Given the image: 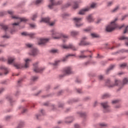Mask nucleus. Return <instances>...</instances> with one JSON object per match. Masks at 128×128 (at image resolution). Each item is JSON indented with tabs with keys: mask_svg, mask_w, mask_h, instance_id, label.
Returning <instances> with one entry per match:
<instances>
[{
	"mask_svg": "<svg viewBox=\"0 0 128 128\" xmlns=\"http://www.w3.org/2000/svg\"><path fill=\"white\" fill-rule=\"evenodd\" d=\"M51 33L52 34V38H55L56 40H58L61 38H68V36L65 34H60L58 32L56 31V30H51Z\"/></svg>",
	"mask_w": 128,
	"mask_h": 128,
	"instance_id": "1",
	"label": "nucleus"
},
{
	"mask_svg": "<svg viewBox=\"0 0 128 128\" xmlns=\"http://www.w3.org/2000/svg\"><path fill=\"white\" fill-rule=\"evenodd\" d=\"M118 20V18H116L110 24L108 25L106 28V32H112V30H114V29L118 28V25L116 24V22Z\"/></svg>",
	"mask_w": 128,
	"mask_h": 128,
	"instance_id": "2",
	"label": "nucleus"
},
{
	"mask_svg": "<svg viewBox=\"0 0 128 128\" xmlns=\"http://www.w3.org/2000/svg\"><path fill=\"white\" fill-rule=\"evenodd\" d=\"M25 64L24 66L22 65L20 63H15L14 64V66L16 68H28L30 66V60L28 58H26L24 60Z\"/></svg>",
	"mask_w": 128,
	"mask_h": 128,
	"instance_id": "3",
	"label": "nucleus"
},
{
	"mask_svg": "<svg viewBox=\"0 0 128 128\" xmlns=\"http://www.w3.org/2000/svg\"><path fill=\"white\" fill-rule=\"evenodd\" d=\"M96 8V4L92 3L90 5V7H87L86 8H85L80 10L79 12V14H86V12H88V10H90V8Z\"/></svg>",
	"mask_w": 128,
	"mask_h": 128,
	"instance_id": "4",
	"label": "nucleus"
},
{
	"mask_svg": "<svg viewBox=\"0 0 128 128\" xmlns=\"http://www.w3.org/2000/svg\"><path fill=\"white\" fill-rule=\"evenodd\" d=\"M27 48H32V50L30 52V56H36L38 54V50L34 48V45L30 44H26Z\"/></svg>",
	"mask_w": 128,
	"mask_h": 128,
	"instance_id": "5",
	"label": "nucleus"
},
{
	"mask_svg": "<svg viewBox=\"0 0 128 128\" xmlns=\"http://www.w3.org/2000/svg\"><path fill=\"white\" fill-rule=\"evenodd\" d=\"M118 84H120V80H115V84H110V80H107L106 82V86H108L109 88H114V86H118Z\"/></svg>",
	"mask_w": 128,
	"mask_h": 128,
	"instance_id": "6",
	"label": "nucleus"
},
{
	"mask_svg": "<svg viewBox=\"0 0 128 128\" xmlns=\"http://www.w3.org/2000/svg\"><path fill=\"white\" fill-rule=\"evenodd\" d=\"M82 18H74L75 24L77 28H80V26H82L84 24L80 23L82 22Z\"/></svg>",
	"mask_w": 128,
	"mask_h": 128,
	"instance_id": "7",
	"label": "nucleus"
},
{
	"mask_svg": "<svg viewBox=\"0 0 128 128\" xmlns=\"http://www.w3.org/2000/svg\"><path fill=\"white\" fill-rule=\"evenodd\" d=\"M64 74L62 76H68V74H72V68L70 67H66L64 70Z\"/></svg>",
	"mask_w": 128,
	"mask_h": 128,
	"instance_id": "8",
	"label": "nucleus"
},
{
	"mask_svg": "<svg viewBox=\"0 0 128 128\" xmlns=\"http://www.w3.org/2000/svg\"><path fill=\"white\" fill-rule=\"evenodd\" d=\"M101 105L104 108V112H110V106H108V104L107 102H102L101 104Z\"/></svg>",
	"mask_w": 128,
	"mask_h": 128,
	"instance_id": "9",
	"label": "nucleus"
},
{
	"mask_svg": "<svg viewBox=\"0 0 128 128\" xmlns=\"http://www.w3.org/2000/svg\"><path fill=\"white\" fill-rule=\"evenodd\" d=\"M44 22L49 24L50 26H51L54 24V22H50V18H42L40 22Z\"/></svg>",
	"mask_w": 128,
	"mask_h": 128,
	"instance_id": "10",
	"label": "nucleus"
},
{
	"mask_svg": "<svg viewBox=\"0 0 128 128\" xmlns=\"http://www.w3.org/2000/svg\"><path fill=\"white\" fill-rule=\"evenodd\" d=\"M34 70L35 72H42L44 70V68H38V63L34 64Z\"/></svg>",
	"mask_w": 128,
	"mask_h": 128,
	"instance_id": "11",
	"label": "nucleus"
},
{
	"mask_svg": "<svg viewBox=\"0 0 128 128\" xmlns=\"http://www.w3.org/2000/svg\"><path fill=\"white\" fill-rule=\"evenodd\" d=\"M62 2H58L57 3L54 2V0H50V4L48 5L49 8H52L54 6H58Z\"/></svg>",
	"mask_w": 128,
	"mask_h": 128,
	"instance_id": "12",
	"label": "nucleus"
},
{
	"mask_svg": "<svg viewBox=\"0 0 128 128\" xmlns=\"http://www.w3.org/2000/svg\"><path fill=\"white\" fill-rule=\"evenodd\" d=\"M84 40H86V37H84L82 38L81 42L79 44V46H90V42H86L84 41Z\"/></svg>",
	"mask_w": 128,
	"mask_h": 128,
	"instance_id": "13",
	"label": "nucleus"
},
{
	"mask_svg": "<svg viewBox=\"0 0 128 128\" xmlns=\"http://www.w3.org/2000/svg\"><path fill=\"white\" fill-rule=\"evenodd\" d=\"M12 18H16V20H20V22H26L28 21V20L26 19V18H20L16 16H12Z\"/></svg>",
	"mask_w": 128,
	"mask_h": 128,
	"instance_id": "14",
	"label": "nucleus"
},
{
	"mask_svg": "<svg viewBox=\"0 0 128 128\" xmlns=\"http://www.w3.org/2000/svg\"><path fill=\"white\" fill-rule=\"evenodd\" d=\"M62 47L63 48H65V49H68V48H71L72 50H76V48L74 47V46L72 44H70L68 46H66V45H62Z\"/></svg>",
	"mask_w": 128,
	"mask_h": 128,
	"instance_id": "15",
	"label": "nucleus"
},
{
	"mask_svg": "<svg viewBox=\"0 0 128 128\" xmlns=\"http://www.w3.org/2000/svg\"><path fill=\"white\" fill-rule=\"evenodd\" d=\"M48 42V39L46 38H41L40 40L38 42V44H46Z\"/></svg>",
	"mask_w": 128,
	"mask_h": 128,
	"instance_id": "16",
	"label": "nucleus"
},
{
	"mask_svg": "<svg viewBox=\"0 0 128 128\" xmlns=\"http://www.w3.org/2000/svg\"><path fill=\"white\" fill-rule=\"evenodd\" d=\"M22 36H29L30 38H34L36 36V34L34 33H28L26 32H24L22 33Z\"/></svg>",
	"mask_w": 128,
	"mask_h": 128,
	"instance_id": "17",
	"label": "nucleus"
},
{
	"mask_svg": "<svg viewBox=\"0 0 128 128\" xmlns=\"http://www.w3.org/2000/svg\"><path fill=\"white\" fill-rule=\"evenodd\" d=\"M119 40H126L125 44L127 46H128V37L122 36L120 37Z\"/></svg>",
	"mask_w": 128,
	"mask_h": 128,
	"instance_id": "18",
	"label": "nucleus"
},
{
	"mask_svg": "<svg viewBox=\"0 0 128 128\" xmlns=\"http://www.w3.org/2000/svg\"><path fill=\"white\" fill-rule=\"evenodd\" d=\"M0 70H4V74H8V68H6L4 66H0Z\"/></svg>",
	"mask_w": 128,
	"mask_h": 128,
	"instance_id": "19",
	"label": "nucleus"
},
{
	"mask_svg": "<svg viewBox=\"0 0 128 128\" xmlns=\"http://www.w3.org/2000/svg\"><path fill=\"white\" fill-rule=\"evenodd\" d=\"M14 60V57L8 58V64H12Z\"/></svg>",
	"mask_w": 128,
	"mask_h": 128,
	"instance_id": "20",
	"label": "nucleus"
},
{
	"mask_svg": "<svg viewBox=\"0 0 128 128\" xmlns=\"http://www.w3.org/2000/svg\"><path fill=\"white\" fill-rule=\"evenodd\" d=\"M86 18L89 22H92L94 20V18H92V15L88 16Z\"/></svg>",
	"mask_w": 128,
	"mask_h": 128,
	"instance_id": "21",
	"label": "nucleus"
},
{
	"mask_svg": "<svg viewBox=\"0 0 128 128\" xmlns=\"http://www.w3.org/2000/svg\"><path fill=\"white\" fill-rule=\"evenodd\" d=\"M74 118H72V117H69V118H66V122L67 124H68L70 122H72Z\"/></svg>",
	"mask_w": 128,
	"mask_h": 128,
	"instance_id": "22",
	"label": "nucleus"
},
{
	"mask_svg": "<svg viewBox=\"0 0 128 128\" xmlns=\"http://www.w3.org/2000/svg\"><path fill=\"white\" fill-rule=\"evenodd\" d=\"M70 34L72 36H78V32L76 31H72L70 32Z\"/></svg>",
	"mask_w": 128,
	"mask_h": 128,
	"instance_id": "23",
	"label": "nucleus"
},
{
	"mask_svg": "<svg viewBox=\"0 0 128 128\" xmlns=\"http://www.w3.org/2000/svg\"><path fill=\"white\" fill-rule=\"evenodd\" d=\"M76 56L75 54H69L67 55L62 60H63V62H66V59L68 58V56Z\"/></svg>",
	"mask_w": 128,
	"mask_h": 128,
	"instance_id": "24",
	"label": "nucleus"
},
{
	"mask_svg": "<svg viewBox=\"0 0 128 128\" xmlns=\"http://www.w3.org/2000/svg\"><path fill=\"white\" fill-rule=\"evenodd\" d=\"M0 26H1L3 30H6L8 28V26H6L2 24H0Z\"/></svg>",
	"mask_w": 128,
	"mask_h": 128,
	"instance_id": "25",
	"label": "nucleus"
},
{
	"mask_svg": "<svg viewBox=\"0 0 128 128\" xmlns=\"http://www.w3.org/2000/svg\"><path fill=\"white\" fill-rule=\"evenodd\" d=\"M114 68V65H112L111 66H110V68L106 71V74H108V72H110V70H113Z\"/></svg>",
	"mask_w": 128,
	"mask_h": 128,
	"instance_id": "26",
	"label": "nucleus"
},
{
	"mask_svg": "<svg viewBox=\"0 0 128 128\" xmlns=\"http://www.w3.org/2000/svg\"><path fill=\"white\" fill-rule=\"evenodd\" d=\"M110 94H106L102 96V98H110Z\"/></svg>",
	"mask_w": 128,
	"mask_h": 128,
	"instance_id": "27",
	"label": "nucleus"
},
{
	"mask_svg": "<svg viewBox=\"0 0 128 128\" xmlns=\"http://www.w3.org/2000/svg\"><path fill=\"white\" fill-rule=\"evenodd\" d=\"M91 36L92 38H100V36L96 33L91 34Z\"/></svg>",
	"mask_w": 128,
	"mask_h": 128,
	"instance_id": "28",
	"label": "nucleus"
},
{
	"mask_svg": "<svg viewBox=\"0 0 128 128\" xmlns=\"http://www.w3.org/2000/svg\"><path fill=\"white\" fill-rule=\"evenodd\" d=\"M128 78H124L123 80L122 84H128Z\"/></svg>",
	"mask_w": 128,
	"mask_h": 128,
	"instance_id": "29",
	"label": "nucleus"
},
{
	"mask_svg": "<svg viewBox=\"0 0 128 128\" xmlns=\"http://www.w3.org/2000/svg\"><path fill=\"white\" fill-rule=\"evenodd\" d=\"M78 8V2H74L73 8L76 9Z\"/></svg>",
	"mask_w": 128,
	"mask_h": 128,
	"instance_id": "30",
	"label": "nucleus"
},
{
	"mask_svg": "<svg viewBox=\"0 0 128 128\" xmlns=\"http://www.w3.org/2000/svg\"><path fill=\"white\" fill-rule=\"evenodd\" d=\"M38 18V14H34L32 17V20H36V18Z\"/></svg>",
	"mask_w": 128,
	"mask_h": 128,
	"instance_id": "31",
	"label": "nucleus"
},
{
	"mask_svg": "<svg viewBox=\"0 0 128 128\" xmlns=\"http://www.w3.org/2000/svg\"><path fill=\"white\" fill-rule=\"evenodd\" d=\"M24 126V122H21L19 124L16 128H22Z\"/></svg>",
	"mask_w": 128,
	"mask_h": 128,
	"instance_id": "32",
	"label": "nucleus"
},
{
	"mask_svg": "<svg viewBox=\"0 0 128 128\" xmlns=\"http://www.w3.org/2000/svg\"><path fill=\"white\" fill-rule=\"evenodd\" d=\"M42 2V0H36L35 4H40Z\"/></svg>",
	"mask_w": 128,
	"mask_h": 128,
	"instance_id": "33",
	"label": "nucleus"
},
{
	"mask_svg": "<svg viewBox=\"0 0 128 128\" xmlns=\"http://www.w3.org/2000/svg\"><path fill=\"white\" fill-rule=\"evenodd\" d=\"M126 63L120 64V67L122 68H126Z\"/></svg>",
	"mask_w": 128,
	"mask_h": 128,
	"instance_id": "34",
	"label": "nucleus"
},
{
	"mask_svg": "<svg viewBox=\"0 0 128 128\" xmlns=\"http://www.w3.org/2000/svg\"><path fill=\"white\" fill-rule=\"evenodd\" d=\"M38 78L36 76H33L32 78V80L33 82H36L38 80Z\"/></svg>",
	"mask_w": 128,
	"mask_h": 128,
	"instance_id": "35",
	"label": "nucleus"
},
{
	"mask_svg": "<svg viewBox=\"0 0 128 128\" xmlns=\"http://www.w3.org/2000/svg\"><path fill=\"white\" fill-rule=\"evenodd\" d=\"M51 52H52V54H56V53L58 52V50L53 49V50H51Z\"/></svg>",
	"mask_w": 128,
	"mask_h": 128,
	"instance_id": "36",
	"label": "nucleus"
},
{
	"mask_svg": "<svg viewBox=\"0 0 128 128\" xmlns=\"http://www.w3.org/2000/svg\"><path fill=\"white\" fill-rule=\"evenodd\" d=\"M58 62H60V61H56L53 64L54 66H56L58 64Z\"/></svg>",
	"mask_w": 128,
	"mask_h": 128,
	"instance_id": "37",
	"label": "nucleus"
},
{
	"mask_svg": "<svg viewBox=\"0 0 128 128\" xmlns=\"http://www.w3.org/2000/svg\"><path fill=\"white\" fill-rule=\"evenodd\" d=\"M88 56H86L84 55H81L79 56L80 58H87Z\"/></svg>",
	"mask_w": 128,
	"mask_h": 128,
	"instance_id": "38",
	"label": "nucleus"
},
{
	"mask_svg": "<svg viewBox=\"0 0 128 128\" xmlns=\"http://www.w3.org/2000/svg\"><path fill=\"white\" fill-rule=\"evenodd\" d=\"M118 10V6H116L112 12H116V10Z\"/></svg>",
	"mask_w": 128,
	"mask_h": 128,
	"instance_id": "39",
	"label": "nucleus"
},
{
	"mask_svg": "<svg viewBox=\"0 0 128 128\" xmlns=\"http://www.w3.org/2000/svg\"><path fill=\"white\" fill-rule=\"evenodd\" d=\"M127 16H128V15H124V16H122V18H121V20H126Z\"/></svg>",
	"mask_w": 128,
	"mask_h": 128,
	"instance_id": "40",
	"label": "nucleus"
},
{
	"mask_svg": "<svg viewBox=\"0 0 128 128\" xmlns=\"http://www.w3.org/2000/svg\"><path fill=\"white\" fill-rule=\"evenodd\" d=\"M119 102L120 100H114L112 101V104H118V102Z\"/></svg>",
	"mask_w": 128,
	"mask_h": 128,
	"instance_id": "41",
	"label": "nucleus"
},
{
	"mask_svg": "<svg viewBox=\"0 0 128 128\" xmlns=\"http://www.w3.org/2000/svg\"><path fill=\"white\" fill-rule=\"evenodd\" d=\"M30 26L32 28H36V24H30Z\"/></svg>",
	"mask_w": 128,
	"mask_h": 128,
	"instance_id": "42",
	"label": "nucleus"
},
{
	"mask_svg": "<svg viewBox=\"0 0 128 128\" xmlns=\"http://www.w3.org/2000/svg\"><path fill=\"white\" fill-rule=\"evenodd\" d=\"M90 30H92V28H88L84 29V32H90Z\"/></svg>",
	"mask_w": 128,
	"mask_h": 128,
	"instance_id": "43",
	"label": "nucleus"
},
{
	"mask_svg": "<svg viewBox=\"0 0 128 128\" xmlns=\"http://www.w3.org/2000/svg\"><path fill=\"white\" fill-rule=\"evenodd\" d=\"M2 38H10V36L7 35H4L2 36Z\"/></svg>",
	"mask_w": 128,
	"mask_h": 128,
	"instance_id": "44",
	"label": "nucleus"
},
{
	"mask_svg": "<svg viewBox=\"0 0 128 128\" xmlns=\"http://www.w3.org/2000/svg\"><path fill=\"white\" fill-rule=\"evenodd\" d=\"M6 12H0V16H4Z\"/></svg>",
	"mask_w": 128,
	"mask_h": 128,
	"instance_id": "45",
	"label": "nucleus"
},
{
	"mask_svg": "<svg viewBox=\"0 0 128 128\" xmlns=\"http://www.w3.org/2000/svg\"><path fill=\"white\" fill-rule=\"evenodd\" d=\"M20 24V22H18L17 23H14L12 24V26H18Z\"/></svg>",
	"mask_w": 128,
	"mask_h": 128,
	"instance_id": "46",
	"label": "nucleus"
},
{
	"mask_svg": "<svg viewBox=\"0 0 128 128\" xmlns=\"http://www.w3.org/2000/svg\"><path fill=\"white\" fill-rule=\"evenodd\" d=\"M100 126H106V124H105L104 123H102V124H100Z\"/></svg>",
	"mask_w": 128,
	"mask_h": 128,
	"instance_id": "47",
	"label": "nucleus"
},
{
	"mask_svg": "<svg viewBox=\"0 0 128 128\" xmlns=\"http://www.w3.org/2000/svg\"><path fill=\"white\" fill-rule=\"evenodd\" d=\"M111 4H112V2H108V6H110V5Z\"/></svg>",
	"mask_w": 128,
	"mask_h": 128,
	"instance_id": "48",
	"label": "nucleus"
},
{
	"mask_svg": "<svg viewBox=\"0 0 128 128\" xmlns=\"http://www.w3.org/2000/svg\"><path fill=\"white\" fill-rule=\"evenodd\" d=\"M63 106H64V104H60L58 105L59 108H62Z\"/></svg>",
	"mask_w": 128,
	"mask_h": 128,
	"instance_id": "49",
	"label": "nucleus"
},
{
	"mask_svg": "<svg viewBox=\"0 0 128 128\" xmlns=\"http://www.w3.org/2000/svg\"><path fill=\"white\" fill-rule=\"evenodd\" d=\"M101 21H102V19H98L96 22V24H100V22Z\"/></svg>",
	"mask_w": 128,
	"mask_h": 128,
	"instance_id": "50",
	"label": "nucleus"
},
{
	"mask_svg": "<svg viewBox=\"0 0 128 128\" xmlns=\"http://www.w3.org/2000/svg\"><path fill=\"white\" fill-rule=\"evenodd\" d=\"M98 78L99 80H102V78H104V76H98Z\"/></svg>",
	"mask_w": 128,
	"mask_h": 128,
	"instance_id": "51",
	"label": "nucleus"
},
{
	"mask_svg": "<svg viewBox=\"0 0 128 128\" xmlns=\"http://www.w3.org/2000/svg\"><path fill=\"white\" fill-rule=\"evenodd\" d=\"M75 128H80V126L78 124L74 125Z\"/></svg>",
	"mask_w": 128,
	"mask_h": 128,
	"instance_id": "52",
	"label": "nucleus"
},
{
	"mask_svg": "<svg viewBox=\"0 0 128 128\" xmlns=\"http://www.w3.org/2000/svg\"><path fill=\"white\" fill-rule=\"evenodd\" d=\"M4 88L0 89V94H2V92H4Z\"/></svg>",
	"mask_w": 128,
	"mask_h": 128,
	"instance_id": "53",
	"label": "nucleus"
},
{
	"mask_svg": "<svg viewBox=\"0 0 128 128\" xmlns=\"http://www.w3.org/2000/svg\"><path fill=\"white\" fill-rule=\"evenodd\" d=\"M79 114H80V116H84V114L82 113V112H79Z\"/></svg>",
	"mask_w": 128,
	"mask_h": 128,
	"instance_id": "54",
	"label": "nucleus"
},
{
	"mask_svg": "<svg viewBox=\"0 0 128 128\" xmlns=\"http://www.w3.org/2000/svg\"><path fill=\"white\" fill-rule=\"evenodd\" d=\"M8 13L9 14H13L14 12H12V11H8Z\"/></svg>",
	"mask_w": 128,
	"mask_h": 128,
	"instance_id": "55",
	"label": "nucleus"
},
{
	"mask_svg": "<svg viewBox=\"0 0 128 128\" xmlns=\"http://www.w3.org/2000/svg\"><path fill=\"white\" fill-rule=\"evenodd\" d=\"M77 92H78V94H80V92H82V90L80 89L77 90Z\"/></svg>",
	"mask_w": 128,
	"mask_h": 128,
	"instance_id": "56",
	"label": "nucleus"
},
{
	"mask_svg": "<svg viewBox=\"0 0 128 128\" xmlns=\"http://www.w3.org/2000/svg\"><path fill=\"white\" fill-rule=\"evenodd\" d=\"M71 4H70V3L67 4L66 5V8H68V6H70Z\"/></svg>",
	"mask_w": 128,
	"mask_h": 128,
	"instance_id": "57",
	"label": "nucleus"
},
{
	"mask_svg": "<svg viewBox=\"0 0 128 128\" xmlns=\"http://www.w3.org/2000/svg\"><path fill=\"white\" fill-rule=\"evenodd\" d=\"M88 52V50H82V51H81V52H82V54H84V52Z\"/></svg>",
	"mask_w": 128,
	"mask_h": 128,
	"instance_id": "58",
	"label": "nucleus"
},
{
	"mask_svg": "<svg viewBox=\"0 0 128 128\" xmlns=\"http://www.w3.org/2000/svg\"><path fill=\"white\" fill-rule=\"evenodd\" d=\"M88 64H90V62H86L85 63V65H86V66H88Z\"/></svg>",
	"mask_w": 128,
	"mask_h": 128,
	"instance_id": "59",
	"label": "nucleus"
},
{
	"mask_svg": "<svg viewBox=\"0 0 128 128\" xmlns=\"http://www.w3.org/2000/svg\"><path fill=\"white\" fill-rule=\"evenodd\" d=\"M8 118H10V116H6V120H8Z\"/></svg>",
	"mask_w": 128,
	"mask_h": 128,
	"instance_id": "60",
	"label": "nucleus"
},
{
	"mask_svg": "<svg viewBox=\"0 0 128 128\" xmlns=\"http://www.w3.org/2000/svg\"><path fill=\"white\" fill-rule=\"evenodd\" d=\"M36 118H38V116H40V114H36Z\"/></svg>",
	"mask_w": 128,
	"mask_h": 128,
	"instance_id": "61",
	"label": "nucleus"
},
{
	"mask_svg": "<svg viewBox=\"0 0 128 128\" xmlns=\"http://www.w3.org/2000/svg\"><path fill=\"white\" fill-rule=\"evenodd\" d=\"M0 46H3V47H4L6 46V44H0Z\"/></svg>",
	"mask_w": 128,
	"mask_h": 128,
	"instance_id": "62",
	"label": "nucleus"
},
{
	"mask_svg": "<svg viewBox=\"0 0 128 128\" xmlns=\"http://www.w3.org/2000/svg\"><path fill=\"white\" fill-rule=\"evenodd\" d=\"M26 109H24V110H23V112H26Z\"/></svg>",
	"mask_w": 128,
	"mask_h": 128,
	"instance_id": "63",
	"label": "nucleus"
},
{
	"mask_svg": "<svg viewBox=\"0 0 128 128\" xmlns=\"http://www.w3.org/2000/svg\"><path fill=\"white\" fill-rule=\"evenodd\" d=\"M1 83L2 84H6V81L5 80L2 81Z\"/></svg>",
	"mask_w": 128,
	"mask_h": 128,
	"instance_id": "64",
	"label": "nucleus"
}]
</instances>
